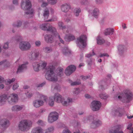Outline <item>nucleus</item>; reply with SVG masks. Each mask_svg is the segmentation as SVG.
I'll return each instance as SVG.
<instances>
[{
  "label": "nucleus",
  "instance_id": "ea45409f",
  "mask_svg": "<svg viewBox=\"0 0 133 133\" xmlns=\"http://www.w3.org/2000/svg\"><path fill=\"white\" fill-rule=\"evenodd\" d=\"M35 54V52H31L28 54V57L30 58H34L35 56V54Z\"/></svg>",
  "mask_w": 133,
  "mask_h": 133
},
{
  "label": "nucleus",
  "instance_id": "a18cd8bd",
  "mask_svg": "<svg viewBox=\"0 0 133 133\" xmlns=\"http://www.w3.org/2000/svg\"><path fill=\"white\" fill-rule=\"evenodd\" d=\"M95 55V54L94 53L93 50L92 54H87L85 56L89 58Z\"/></svg>",
  "mask_w": 133,
  "mask_h": 133
},
{
  "label": "nucleus",
  "instance_id": "393cba45",
  "mask_svg": "<svg viewBox=\"0 0 133 133\" xmlns=\"http://www.w3.org/2000/svg\"><path fill=\"white\" fill-rule=\"evenodd\" d=\"M58 25L59 28L63 30L64 33L65 32V31H67V30L68 29L65 26L63 25V23L61 22H59L58 23Z\"/></svg>",
  "mask_w": 133,
  "mask_h": 133
},
{
  "label": "nucleus",
  "instance_id": "a878e982",
  "mask_svg": "<svg viewBox=\"0 0 133 133\" xmlns=\"http://www.w3.org/2000/svg\"><path fill=\"white\" fill-rule=\"evenodd\" d=\"M42 129L40 127H37L34 128L32 131V133H42Z\"/></svg>",
  "mask_w": 133,
  "mask_h": 133
},
{
  "label": "nucleus",
  "instance_id": "9b49d317",
  "mask_svg": "<svg viewBox=\"0 0 133 133\" xmlns=\"http://www.w3.org/2000/svg\"><path fill=\"white\" fill-rule=\"evenodd\" d=\"M58 114L56 112H51L49 115L48 117V122L52 123L57 120L58 118Z\"/></svg>",
  "mask_w": 133,
  "mask_h": 133
},
{
  "label": "nucleus",
  "instance_id": "7c9ffc66",
  "mask_svg": "<svg viewBox=\"0 0 133 133\" xmlns=\"http://www.w3.org/2000/svg\"><path fill=\"white\" fill-rule=\"evenodd\" d=\"M10 63L6 61H3L0 62V66L3 65L5 68L8 67L9 66Z\"/></svg>",
  "mask_w": 133,
  "mask_h": 133
},
{
  "label": "nucleus",
  "instance_id": "ddd939ff",
  "mask_svg": "<svg viewBox=\"0 0 133 133\" xmlns=\"http://www.w3.org/2000/svg\"><path fill=\"white\" fill-rule=\"evenodd\" d=\"M101 107V103L98 101H93L91 103L90 107L94 111L98 110Z\"/></svg>",
  "mask_w": 133,
  "mask_h": 133
},
{
  "label": "nucleus",
  "instance_id": "5fc2aeb1",
  "mask_svg": "<svg viewBox=\"0 0 133 133\" xmlns=\"http://www.w3.org/2000/svg\"><path fill=\"white\" fill-rule=\"evenodd\" d=\"M62 133H71L68 129H66L65 130H64L63 131Z\"/></svg>",
  "mask_w": 133,
  "mask_h": 133
},
{
  "label": "nucleus",
  "instance_id": "4c0bfd02",
  "mask_svg": "<svg viewBox=\"0 0 133 133\" xmlns=\"http://www.w3.org/2000/svg\"><path fill=\"white\" fill-rule=\"evenodd\" d=\"M121 110V109H119L116 110L115 111V114H116V115H117L119 116H121L122 115V114L120 112Z\"/></svg>",
  "mask_w": 133,
  "mask_h": 133
},
{
  "label": "nucleus",
  "instance_id": "09e8293b",
  "mask_svg": "<svg viewBox=\"0 0 133 133\" xmlns=\"http://www.w3.org/2000/svg\"><path fill=\"white\" fill-rule=\"evenodd\" d=\"M19 85L17 83L15 84L13 86V89L14 90H15L17 89Z\"/></svg>",
  "mask_w": 133,
  "mask_h": 133
},
{
  "label": "nucleus",
  "instance_id": "2f4dec72",
  "mask_svg": "<svg viewBox=\"0 0 133 133\" xmlns=\"http://www.w3.org/2000/svg\"><path fill=\"white\" fill-rule=\"evenodd\" d=\"M62 52L63 54L65 55H67L70 53V51L67 47L64 48Z\"/></svg>",
  "mask_w": 133,
  "mask_h": 133
},
{
  "label": "nucleus",
  "instance_id": "0e129e2a",
  "mask_svg": "<svg viewBox=\"0 0 133 133\" xmlns=\"http://www.w3.org/2000/svg\"><path fill=\"white\" fill-rule=\"evenodd\" d=\"M85 96L86 98H90V95L88 94H85Z\"/></svg>",
  "mask_w": 133,
  "mask_h": 133
},
{
  "label": "nucleus",
  "instance_id": "4be33fe9",
  "mask_svg": "<svg viewBox=\"0 0 133 133\" xmlns=\"http://www.w3.org/2000/svg\"><path fill=\"white\" fill-rule=\"evenodd\" d=\"M119 54L121 55L126 51V49L125 47L123 45H119L118 48Z\"/></svg>",
  "mask_w": 133,
  "mask_h": 133
},
{
  "label": "nucleus",
  "instance_id": "4d7b16f0",
  "mask_svg": "<svg viewBox=\"0 0 133 133\" xmlns=\"http://www.w3.org/2000/svg\"><path fill=\"white\" fill-rule=\"evenodd\" d=\"M35 44L36 46H38L41 45V43L39 41H37L35 42Z\"/></svg>",
  "mask_w": 133,
  "mask_h": 133
},
{
  "label": "nucleus",
  "instance_id": "052dcab7",
  "mask_svg": "<svg viewBox=\"0 0 133 133\" xmlns=\"http://www.w3.org/2000/svg\"><path fill=\"white\" fill-rule=\"evenodd\" d=\"M132 126V124L130 123L129 124L128 126L127 127V129L129 130H131V127Z\"/></svg>",
  "mask_w": 133,
  "mask_h": 133
},
{
  "label": "nucleus",
  "instance_id": "20e7f679",
  "mask_svg": "<svg viewBox=\"0 0 133 133\" xmlns=\"http://www.w3.org/2000/svg\"><path fill=\"white\" fill-rule=\"evenodd\" d=\"M40 28L43 30H46L52 32L55 37L58 36L61 43L64 44V41L61 38L58 33L57 32L56 29L55 28L50 26V24L48 23L42 24L40 26Z\"/></svg>",
  "mask_w": 133,
  "mask_h": 133
},
{
  "label": "nucleus",
  "instance_id": "39448f33",
  "mask_svg": "<svg viewBox=\"0 0 133 133\" xmlns=\"http://www.w3.org/2000/svg\"><path fill=\"white\" fill-rule=\"evenodd\" d=\"M55 102L57 103H61L64 106H67L72 102V99L68 98L66 100L60 94L55 93L54 96Z\"/></svg>",
  "mask_w": 133,
  "mask_h": 133
},
{
  "label": "nucleus",
  "instance_id": "603ef678",
  "mask_svg": "<svg viewBox=\"0 0 133 133\" xmlns=\"http://www.w3.org/2000/svg\"><path fill=\"white\" fill-rule=\"evenodd\" d=\"M39 53L38 51L35 52V54H35L34 58H37L38 57L39 55Z\"/></svg>",
  "mask_w": 133,
  "mask_h": 133
},
{
  "label": "nucleus",
  "instance_id": "e2e57ef3",
  "mask_svg": "<svg viewBox=\"0 0 133 133\" xmlns=\"http://www.w3.org/2000/svg\"><path fill=\"white\" fill-rule=\"evenodd\" d=\"M18 0H14L13 1V3L14 4H17L18 3Z\"/></svg>",
  "mask_w": 133,
  "mask_h": 133
},
{
  "label": "nucleus",
  "instance_id": "0eeeda50",
  "mask_svg": "<svg viewBox=\"0 0 133 133\" xmlns=\"http://www.w3.org/2000/svg\"><path fill=\"white\" fill-rule=\"evenodd\" d=\"M22 9L24 10H27L25 12L27 14H32L34 10L31 9V4L29 0H23L21 4Z\"/></svg>",
  "mask_w": 133,
  "mask_h": 133
},
{
  "label": "nucleus",
  "instance_id": "de8ad7c7",
  "mask_svg": "<svg viewBox=\"0 0 133 133\" xmlns=\"http://www.w3.org/2000/svg\"><path fill=\"white\" fill-rule=\"evenodd\" d=\"M9 43L8 42L5 43L3 45V48L5 49H8L9 46Z\"/></svg>",
  "mask_w": 133,
  "mask_h": 133
},
{
  "label": "nucleus",
  "instance_id": "8fccbe9b",
  "mask_svg": "<svg viewBox=\"0 0 133 133\" xmlns=\"http://www.w3.org/2000/svg\"><path fill=\"white\" fill-rule=\"evenodd\" d=\"M43 3L41 5V6L44 7L48 5V3L46 2H43L42 1Z\"/></svg>",
  "mask_w": 133,
  "mask_h": 133
},
{
  "label": "nucleus",
  "instance_id": "aec40b11",
  "mask_svg": "<svg viewBox=\"0 0 133 133\" xmlns=\"http://www.w3.org/2000/svg\"><path fill=\"white\" fill-rule=\"evenodd\" d=\"M49 10L48 8H46L44 10V12L43 14V16L45 21L50 22L52 21L51 19L48 20H47L49 16Z\"/></svg>",
  "mask_w": 133,
  "mask_h": 133
},
{
  "label": "nucleus",
  "instance_id": "6ab92c4d",
  "mask_svg": "<svg viewBox=\"0 0 133 133\" xmlns=\"http://www.w3.org/2000/svg\"><path fill=\"white\" fill-rule=\"evenodd\" d=\"M44 102L43 101L41 100H36L33 102L34 106L36 108H38L43 105Z\"/></svg>",
  "mask_w": 133,
  "mask_h": 133
},
{
  "label": "nucleus",
  "instance_id": "423d86ee",
  "mask_svg": "<svg viewBox=\"0 0 133 133\" xmlns=\"http://www.w3.org/2000/svg\"><path fill=\"white\" fill-rule=\"evenodd\" d=\"M32 121L29 120H23L19 122L18 127L20 130L24 131L28 130L31 127Z\"/></svg>",
  "mask_w": 133,
  "mask_h": 133
},
{
  "label": "nucleus",
  "instance_id": "f8f14e48",
  "mask_svg": "<svg viewBox=\"0 0 133 133\" xmlns=\"http://www.w3.org/2000/svg\"><path fill=\"white\" fill-rule=\"evenodd\" d=\"M19 48L22 50H26L29 49L31 46L30 43L27 41H22L19 43Z\"/></svg>",
  "mask_w": 133,
  "mask_h": 133
},
{
  "label": "nucleus",
  "instance_id": "f3484780",
  "mask_svg": "<svg viewBox=\"0 0 133 133\" xmlns=\"http://www.w3.org/2000/svg\"><path fill=\"white\" fill-rule=\"evenodd\" d=\"M28 63L26 62L21 65L19 66L17 71V73L18 74L20 73L26 69L27 67V65Z\"/></svg>",
  "mask_w": 133,
  "mask_h": 133
},
{
  "label": "nucleus",
  "instance_id": "dca6fc26",
  "mask_svg": "<svg viewBox=\"0 0 133 133\" xmlns=\"http://www.w3.org/2000/svg\"><path fill=\"white\" fill-rule=\"evenodd\" d=\"M0 125L2 128H6L9 125V121L6 119H3L0 121Z\"/></svg>",
  "mask_w": 133,
  "mask_h": 133
},
{
  "label": "nucleus",
  "instance_id": "e433bc0d",
  "mask_svg": "<svg viewBox=\"0 0 133 133\" xmlns=\"http://www.w3.org/2000/svg\"><path fill=\"white\" fill-rule=\"evenodd\" d=\"M21 37L19 35L15 36L13 39L15 41H16L17 42H18L21 39Z\"/></svg>",
  "mask_w": 133,
  "mask_h": 133
},
{
  "label": "nucleus",
  "instance_id": "58836bf2",
  "mask_svg": "<svg viewBox=\"0 0 133 133\" xmlns=\"http://www.w3.org/2000/svg\"><path fill=\"white\" fill-rule=\"evenodd\" d=\"M99 97L102 99H106L108 97V96L105 94H100Z\"/></svg>",
  "mask_w": 133,
  "mask_h": 133
},
{
  "label": "nucleus",
  "instance_id": "c03bdc74",
  "mask_svg": "<svg viewBox=\"0 0 133 133\" xmlns=\"http://www.w3.org/2000/svg\"><path fill=\"white\" fill-rule=\"evenodd\" d=\"M22 23V22L21 21H19L17 22V24H14V27H19L21 25Z\"/></svg>",
  "mask_w": 133,
  "mask_h": 133
},
{
  "label": "nucleus",
  "instance_id": "9d476101",
  "mask_svg": "<svg viewBox=\"0 0 133 133\" xmlns=\"http://www.w3.org/2000/svg\"><path fill=\"white\" fill-rule=\"evenodd\" d=\"M93 118V117H92L91 116H89V117L88 118V119L86 118L84 120V122L85 123H86L88 122V121H91L92 122L91 124V127L93 128H95L101 124V122L98 120H93L92 121Z\"/></svg>",
  "mask_w": 133,
  "mask_h": 133
},
{
  "label": "nucleus",
  "instance_id": "2eb2a0df",
  "mask_svg": "<svg viewBox=\"0 0 133 133\" xmlns=\"http://www.w3.org/2000/svg\"><path fill=\"white\" fill-rule=\"evenodd\" d=\"M68 32V30H67V31H66V32L64 33L66 35L64 38L65 40L66 41L69 42L74 40L75 38V36L71 34H67Z\"/></svg>",
  "mask_w": 133,
  "mask_h": 133
},
{
  "label": "nucleus",
  "instance_id": "f704fd0d",
  "mask_svg": "<svg viewBox=\"0 0 133 133\" xmlns=\"http://www.w3.org/2000/svg\"><path fill=\"white\" fill-rule=\"evenodd\" d=\"M81 11V10L80 8H76L74 10L75 14L76 16H78L79 15V13Z\"/></svg>",
  "mask_w": 133,
  "mask_h": 133
},
{
  "label": "nucleus",
  "instance_id": "a19ab883",
  "mask_svg": "<svg viewBox=\"0 0 133 133\" xmlns=\"http://www.w3.org/2000/svg\"><path fill=\"white\" fill-rule=\"evenodd\" d=\"M81 83V82L80 81H76L72 82L71 84V85H79Z\"/></svg>",
  "mask_w": 133,
  "mask_h": 133
},
{
  "label": "nucleus",
  "instance_id": "473e14b6",
  "mask_svg": "<svg viewBox=\"0 0 133 133\" xmlns=\"http://www.w3.org/2000/svg\"><path fill=\"white\" fill-rule=\"evenodd\" d=\"M97 43L99 45H101L103 44L105 42L104 40L102 39L101 38L99 37H98L97 38Z\"/></svg>",
  "mask_w": 133,
  "mask_h": 133
},
{
  "label": "nucleus",
  "instance_id": "3c124183",
  "mask_svg": "<svg viewBox=\"0 0 133 133\" xmlns=\"http://www.w3.org/2000/svg\"><path fill=\"white\" fill-rule=\"evenodd\" d=\"M15 80V78H12L11 79H9V80H8V82L9 84H10L14 82Z\"/></svg>",
  "mask_w": 133,
  "mask_h": 133
},
{
  "label": "nucleus",
  "instance_id": "bb28decb",
  "mask_svg": "<svg viewBox=\"0 0 133 133\" xmlns=\"http://www.w3.org/2000/svg\"><path fill=\"white\" fill-rule=\"evenodd\" d=\"M114 31L113 29L108 28L105 31L104 34L106 35H112Z\"/></svg>",
  "mask_w": 133,
  "mask_h": 133
},
{
  "label": "nucleus",
  "instance_id": "c85d7f7f",
  "mask_svg": "<svg viewBox=\"0 0 133 133\" xmlns=\"http://www.w3.org/2000/svg\"><path fill=\"white\" fill-rule=\"evenodd\" d=\"M99 11L97 8H95L93 11V15L96 18H97L98 17L99 14Z\"/></svg>",
  "mask_w": 133,
  "mask_h": 133
},
{
  "label": "nucleus",
  "instance_id": "37998d69",
  "mask_svg": "<svg viewBox=\"0 0 133 133\" xmlns=\"http://www.w3.org/2000/svg\"><path fill=\"white\" fill-rule=\"evenodd\" d=\"M80 92V90L79 88H76L74 89V93L75 94H78Z\"/></svg>",
  "mask_w": 133,
  "mask_h": 133
},
{
  "label": "nucleus",
  "instance_id": "7ed1b4c3",
  "mask_svg": "<svg viewBox=\"0 0 133 133\" xmlns=\"http://www.w3.org/2000/svg\"><path fill=\"white\" fill-rule=\"evenodd\" d=\"M133 95L132 92L128 89L124 90L122 96H118V99L124 103L129 102L132 99Z\"/></svg>",
  "mask_w": 133,
  "mask_h": 133
},
{
  "label": "nucleus",
  "instance_id": "774afa93",
  "mask_svg": "<svg viewBox=\"0 0 133 133\" xmlns=\"http://www.w3.org/2000/svg\"><path fill=\"white\" fill-rule=\"evenodd\" d=\"M127 118L129 119H130L133 118V115L132 116L130 115V116H129V115L127 116Z\"/></svg>",
  "mask_w": 133,
  "mask_h": 133
},
{
  "label": "nucleus",
  "instance_id": "13d9d810",
  "mask_svg": "<svg viewBox=\"0 0 133 133\" xmlns=\"http://www.w3.org/2000/svg\"><path fill=\"white\" fill-rule=\"evenodd\" d=\"M82 79L83 80H85L88 78L89 77L87 76H83L82 77Z\"/></svg>",
  "mask_w": 133,
  "mask_h": 133
},
{
  "label": "nucleus",
  "instance_id": "1a4fd4ad",
  "mask_svg": "<svg viewBox=\"0 0 133 133\" xmlns=\"http://www.w3.org/2000/svg\"><path fill=\"white\" fill-rule=\"evenodd\" d=\"M87 37L85 35H82L77 38V44L80 48H84L86 46Z\"/></svg>",
  "mask_w": 133,
  "mask_h": 133
},
{
  "label": "nucleus",
  "instance_id": "b1692460",
  "mask_svg": "<svg viewBox=\"0 0 133 133\" xmlns=\"http://www.w3.org/2000/svg\"><path fill=\"white\" fill-rule=\"evenodd\" d=\"M23 108L22 106H20L18 105H16L13 106L11 108L12 111H18L21 110Z\"/></svg>",
  "mask_w": 133,
  "mask_h": 133
},
{
  "label": "nucleus",
  "instance_id": "c756f323",
  "mask_svg": "<svg viewBox=\"0 0 133 133\" xmlns=\"http://www.w3.org/2000/svg\"><path fill=\"white\" fill-rule=\"evenodd\" d=\"M36 95H37L38 97L39 98L42 99H43L45 101H47V98L46 96L43 95L39 93H37Z\"/></svg>",
  "mask_w": 133,
  "mask_h": 133
},
{
  "label": "nucleus",
  "instance_id": "6e6d98bb",
  "mask_svg": "<svg viewBox=\"0 0 133 133\" xmlns=\"http://www.w3.org/2000/svg\"><path fill=\"white\" fill-rule=\"evenodd\" d=\"M37 123L39 125H42L43 124V121L42 120H39L37 122Z\"/></svg>",
  "mask_w": 133,
  "mask_h": 133
},
{
  "label": "nucleus",
  "instance_id": "cd10ccee",
  "mask_svg": "<svg viewBox=\"0 0 133 133\" xmlns=\"http://www.w3.org/2000/svg\"><path fill=\"white\" fill-rule=\"evenodd\" d=\"M55 99L54 97L52 96L49 97V104L51 107H53L54 105Z\"/></svg>",
  "mask_w": 133,
  "mask_h": 133
},
{
  "label": "nucleus",
  "instance_id": "49530a36",
  "mask_svg": "<svg viewBox=\"0 0 133 133\" xmlns=\"http://www.w3.org/2000/svg\"><path fill=\"white\" fill-rule=\"evenodd\" d=\"M26 96L28 97H32L33 95V94L30 92H27L26 93Z\"/></svg>",
  "mask_w": 133,
  "mask_h": 133
},
{
  "label": "nucleus",
  "instance_id": "412c9836",
  "mask_svg": "<svg viewBox=\"0 0 133 133\" xmlns=\"http://www.w3.org/2000/svg\"><path fill=\"white\" fill-rule=\"evenodd\" d=\"M44 38L45 40L49 43H51L53 41V38L51 35L46 34Z\"/></svg>",
  "mask_w": 133,
  "mask_h": 133
},
{
  "label": "nucleus",
  "instance_id": "bf43d9fd",
  "mask_svg": "<svg viewBox=\"0 0 133 133\" xmlns=\"http://www.w3.org/2000/svg\"><path fill=\"white\" fill-rule=\"evenodd\" d=\"M4 81V78L1 76H0V83H2Z\"/></svg>",
  "mask_w": 133,
  "mask_h": 133
},
{
  "label": "nucleus",
  "instance_id": "680f3d73",
  "mask_svg": "<svg viewBox=\"0 0 133 133\" xmlns=\"http://www.w3.org/2000/svg\"><path fill=\"white\" fill-rule=\"evenodd\" d=\"M29 24L28 22H25L24 23V27L26 28L29 25Z\"/></svg>",
  "mask_w": 133,
  "mask_h": 133
},
{
  "label": "nucleus",
  "instance_id": "338daca9",
  "mask_svg": "<svg viewBox=\"0 0 133 133\" xmlns=\"http://www.w3.org/2000/svg\"><path fill=\"white\" fill-rule=\"evenodd\" d=\"M103 0H96V1L98 3H102Z\"/></svg>",
  "mask_w": 133,
  "mask_h": 133
},
{
  "label": "nucleus",
  "instance_id": "864d4df0",
  "mask_svg": "<svg viewBox=\"0 0 133 133\" xmlns=\"http://www.w3.org/2000/svg\"><path fill=\"white\" fill-rule=\"evenodd\" d=\"M99 57H102L104 56H106L107 57H109V55H108L107 54H101L100 55H99Z\"/></svg>",
  "mask_w": 133,
  "mask_h": 133
},
{
  "label": "nucleus",
  "instance_id": "79ce46f5",
  "mask_svg": "<svg viewBox=\"0 0 133 133\" xmlns=\"http://www.w3.org/2000/svg\"><path fill=\"white\" fill-rule=\"evenodd\" d=\"M48 2L51 4H54L57 2V0H47Z\"/></svg>",
  "mask_w": 133,
  "mask_h": 133
},
{
  "label": "nucleus",
  "instance_id": "69168bd1",
  "mask_svg": "<svg viewBox=\"0 0 133 133\" xmlns=\"http://www.w3.org/2000/svg\"><path fill=\"white\" fill-rule=\"evenodd\" d=\"M4 87V85L3 84H0V89H3Z\"/></svg>",
  "mask_w": 133,
  "mask_h": 133
},
{
  "label": "nucleus",
  "instance_id": "c9c22d12",
  "mask_svg": "<svg viewBox=\"0 0 133 133\" xmlns=\"http://www.w3.org/2000/svg\"><path fill=\"white\" fill-rule=\"evenodd\" d=\"M43 50L45 52L49 53L52 51V49L50 47H47L44 48Z\"/></svg>",
  "mask_w": 133,
  "mask_h": 133
},
{
  "label": "nucleus",
  "instance_id": "f257e3e1",
  "mask_svg": "<svg viewBox=\"0 0 133 133\" xmlns=\"http://www.w3.org/2000/svg\"><path fill=\"white\" fill-rule=\"evenodd\" d=\"M54 67L50 66L48 67L46 69V72L45 77L46 79L52 82H56L58 80V76L61 77L63 75V69L61 68H57L56 71V74L53 71Z\"/></svg>",
  "mask_w": 133,
  "mask_h": 133
},
{
  "label": "nucleus",
  "instance_id": "72a5a7b5",
  "mask_svg": "<svg viewBox=\"0 0 133 133\" xmlns=\"http://www.w3.org/2000/svg\"><path fill=\"white\" fill-rule=\"evenodd\" d=\"M54 130V128L52 127L49 128L47 129L44 133H52Z\"/></svg>",
  "mask_w": 133,
  "mask_h": 133
},
{
  "label": "nucleus",
  "instance_id": "5701e85b",
  "mask_svg": "<svg viewBox=\"0 0 133 133\" xmlns=\"http://www.w3.org/2000/svg\"><path fill=\"white\" fill-rule=\"evenodd\" d=\"M116 130L113 129L110 130L109 131V133H123L122 131H119V129L120 128V126L118 125L116 128Z\"/></svg>",
  "mask_w": 133,
  "mask_h": 133
},
{
  "label": "nucleus",
  "instance_id": "6e6552de",
  "mask_svg": "<svg viewBox=\"0 0 133 133\" xmlns=\"http://www.w3.org/2000/svg\"><path fill=\"white\" fill-rule=\"evenodd\" d=\"M46 65V63L42 62H34L32 64L34 69L35 71H38L41 69H44Z\"/></svg>",
  "mask_w": 133,
  "mask_h": 133
},
{
  "label": "nucleus",
  "instance_id": "f03ea898",
  "mask_svg": "<svg viewBox=\"0 0 133 133\" xmlns=\"http://www.w3.org/2000/svg\"><path fill=\"white\" fill-rule=\"evenodd\" d=\"M6 100L9 103L14 104L18 101L17 95L14 93L9 95L0 94V105H2Z\"/></svg>",
  "mask_w": 133,
  "mask_h": 133
},
{
  "label": "nucleus",
  "instance_id": "4468645a",
  "mask_svg": "<svg viewBox=\"0 0 133 133\" xmlns=\"http://www.w3.org/2000/svg\"><path fill=\"white\" fill-rule=\"evenodd\" d=\"M76 69V67L75 66L71 65L67 68L65 73L66 75H69L75 71Z\"/></svg>",
  "mask_w": 133,
  "mask_h": 133
},
{
  "label": "nucleus",
  "instance_id": "a211bd4d",
  "mask_svg": "<svg viewBox=\"0 0 133 133\" xmlns=\"http://www.w3.org/2000/svg\"><path fill=\"white\" fill-rule=\"evenodd\" d=\"M70 8V5L67 3H65L62 4L61 6V11L63 12H67Z\"/></svg>",
  "mask_w": 133,
  "mask_h": 133
}]
</instances>
